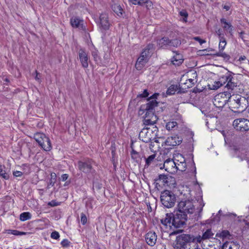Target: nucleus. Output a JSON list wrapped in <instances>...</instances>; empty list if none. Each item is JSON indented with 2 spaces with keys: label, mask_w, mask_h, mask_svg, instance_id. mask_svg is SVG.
I'll return each mask as SVG.
<instances>
[{
  "label": "nucleus",
  "mask_w": 249,
  "mask_h": 249,
  "mask_svg": "<svg viewBox=\"0 0 249 249\" xmlns=\"http://www.w3.org/2000/svg\"><path fill=\"white\" fill-rule=\"evenodd\" d=\"M158 96H159V94L156 93L147 99L148 103L145 105V108H144L146 110V113L145 118L143 120V123L145 125L156 124L158 120V118L154 114L153 110L158 105V102L156 100Z\"/></svg>",
  "instance_id": "obj_1"
},
{
  "label": "nucleus",
  "mask_w": 249,
  "mask_h": 249,
  "mask_svg": "<svg viewBox=\"0 0 249 249\" xmlns=\"http://www.w3.org/2000/svg\"><path fill=\"white\" fill-rule=\"evenodd\" d=\"M234 73L228 71L219 78L218 81H215L213 85V89H217L222 86L228 90L232 91L237 86V78Z\"/></svg>",
  "instance_id": "obj_2"
},
{
  "label": "nucleus",
  "mask_w": 249,
  "mask_h": 249,
  "mask_svg": "<svg viewBox=\"0 0 249 249\" xmlns=\"http://www.w3.org/2000/svg\"><path fill=\"white\" fill-rule=\"evenodd\" d=\"M228 102L230 108L234 112H242L248 106V100L243 96L239 94H232L230 92L228 94Z\"/></svg>",
  "instance_id": "obj_3"
},
{
  "label": "nucleus",
  "mask_w": 249,
  "mask_h": 249,
  "mask_svg": "<svg viewBox=\"0 0 249 249\" xmlns=\"http://www.w3.org/2000/svg\"><path fill=\"white\" fill-rule=\"evenodd\" d=\"M197 245L196 236L189 234H181L176 239L175 248L176 249H187L191 248V245Z\"/></svg>",
  "instance_id": "obj_4"
},
{
  "label": "nucleus",
  "mask_w": 249,
  "mask_h": 249,
  "mask_svg": "<svg viewBox=\"0 0 249 249\" xmlns=\"http://www.w3.org/2000/svg\"><path fill=\"white\" fill-rule=\"evenodd\" d=\"M153 49V44L150 43L142 50L135 64V68L137 70H141L148 62L151 56V51Z\"/></svg>",
  "instance_id": "obj_5"
},
{
  "label": "nucleus",
  "mask_w": 249,
  "mask_h": 249,
  "mask_svg": "<svg viewBox=\"0 0 249 249\" xmlns=\"http://www.w3.org/2000/svg\"><path fill=\"white\" fill-rule=\"evenodd\" d=\"M160 198L162 204L167 208L174 207L177 200L176 195L169 190L162 192Z\"/></svg>",
  "instance_id": "obj_6"
},
{
  "label": "nucleus",
  "mask_w": 249,
  "mask_h": 249,
  "mask_svg": "<svg viewBox=\"0 0 249 249\" xmlns=\"http://www.w3.org/2000/svg\"><path fill=\"white\" fill-rule=\"evenodd\" d=\"M34 138L38 145L45 151H50L52 148L51 141L44 133L37 132L34 134Z\"/></svg>",
  "instance_id": "obj_7"
},
{
  "label": "nucleus",
  "mask_w": 249,
  "mask_h": 249,
  "mask_svg": "<svg viewBox=\"0 0 249 249\" xmlns=\"http://www.w3.org/2000/svg\"><path fill=\"white\" fill-rule=\"evenodd\" d=\"M181 44V41L178 38L170 39L164 36L159 40L158 45L162 49H171L172 47H178Z\"/></svg>",
  "instance_id": "obj_8"
},
{
  "label": "nucleus",
  "mask_w": 249,
  "mask_h": 249,
  "mask_svg": "<svg viewBox=\"0 0 249 249\" xmlns=\"http://www.w3.org/2000/svg\"><path fill=\"white\" fill-rule=\"evenodd\" d=\"M172 226L176 228H179L186 225L188 217L187 214L177 211L174 213H172Z\"/></svg>",
  "instance_id": "obj_9"
},
{
  "label": "nucleus",
  "mask_w": 249,
  "mask_h": 249,
  "mask_svg": "<svg viewBox=\"0 0 249 249\" xmlns=\"http://www.w3.org/2000/svg\"><path fill=\"white\" fill-rule=\"evenodd\" d=\"M94 162L91 160H85L78 162V169L84 173L93 175L95 173V169L92 166Z\"/></svg>",
  "instance_id": "obj_10"
},
{
  "label": "nucleus",
  "mask_w": 249,
  "mask_h": 249,
  "mask_svg": "<svg viewBox=\"0 0 249 249\" xmlns=\"http://www.w3.org/2000/svg\"><path fill=\"white\" fill-rule=\"evenodd\" d=\"M178 211L184 214L193 213L195 211V206L190 200L181 201L178 205Z\"/></svg>",
  "instance_id": "obj_11"
},
{
  "label": "nucleus",
  "mask_w": 249,
  "mask_h": 249,
  "mask_svg": "<svg viewBox=\"0 0 249 249\" xmlns=\"http://www.w3.org/2000/svg\"><path fill=\"white\" fill-rule=\"evenodd\" d=\"M232 125L237 131H247L249 130V120L245 118H238L233 121Z\"/></svg>",
  "instance_id": "obj_12"
},
{
  "label": "nucleus",
  "mask_w": 249,
  "mask_h": 249,
  "mask_svg": "<svg viewBox=\"0 0 249 249\" xmlns=\"http://www.w3.org/2000/svg\"><path fill=\"white\" fill-rule=\"evenodd\" d=\"M228 94H229V91H224L215 96L213 103L215 107L221 108L225 106L228 102Z\"/></svg>",
  "instance_id": "obj_13"
},
{
  "label": "nucleus",
  "mask_w": 249,
  "mask_h": 249,
  "mask_svg": "<svg viewBox=\"0 0 249 249\" xmlns=\"http://www.w3.org/2000/svg\"><path fill=\"white\" fill-rule=\"evenodd\" d=\"M150 127L144 126L139 133V138L142 142L148 143L154 139L149 130Z\"/></svg>",
  "instance_id": "obj_14"
},
{
  "label": "nucleus",
  "mask_w": 249,
  "mask_h": 249,
  "mask_svg": "<svg viewBox=\"0 0 249 249\" xmlns=\"http://www.w3.org/2000/svg\"><path fill=\"white\" fill-rule=\"evenodd\" d=\"M78 54L82 66L84 68H88L89 66V57L85 49L81 48L79 50Z\"/></svg>",
  "instance_id": "obj_15"
},
{
  "label": "nucleus",
  "mask_w": 249,
  "mask_h": 249,
  "mask_svg": "<svg viewBox=\"0 0 249 249\" xmlns=\"http://www.w3.org/2000/svg\"><path fill=\"white\" fill-rule=\"evenodd\" d=\"M158 180L161 181L163 185L172 186L175 183V179L169 175L160 174L159 175Z\"/></svg>",
  "instance_id": "obj_16"
},
{
  "label": "nucleus",
  "mask_w": 249,
  "mask_h": 249,
  "mask_svg": "<svg viewBox=\"0 0 249 249\" xmlns=\"http://www.w3.org/2000/svg\"><path fill=\"white\" fill-rule=\"evenodd\" d=\"M100 28L103 30H107L109 29L110 22L108 20V17L107 14L102 13L100 15Z\"/></svg>",
  "instance_id": "obj_17"
},
{
  "label": "nucleus",
  "mask_w": 249,
  "mask_h": 249,
  "mask_svg": "<svg viewBox=\"0 0 249 249\" xmlns=\"http://www.w3.org/2000/svg\"><path fill=\"white\" fill-rule=\"evenodd\" d=\"M176 162L174 160L168 159L165 160L163 167L168 172H175L176 166Z\"/></svg>",
  "instance_id": "obj_18"
},
{
  "label": "nucleus",
  "mask_w": 249,
  "mask_h": 249,
  "mask_svg": "<svg viewBox=\"0 0 249 249\" xmlns=\"http://www.w3.org/2000/svg\"><path fill=\"white\" fill-rule=\"evenodd\" d=\"M214 233L212 232L211 229H208L204 231L202 236L198 235L196 236V243H200L202 241L209 239L213 238Z\"/></svg>",
  "instance_id": "obj_19"
},
{
  "label": "nucleus",
  "mask_w": 249,
  "mask_h": 249,
  "mask_svg": "<svg viewBox=\"0 0 249 249\" xmlns=\"http://www.w3.org/2000/svg\"><path fill=\"white\" fill-rule=\"evenodd\" d=\"M181 142V138L177 135H175L168 137L165 142V143L167 146H175L179 145Z\"/></svg>",
  "instance_id": "obj_20"
},
{
  "label": "nucleus",
  "mask_w": 249,
  "mask_h": 249,
  "mask_svg": "<svg viewBox=\"0 0 249 249\" xmlns=\"http://www.w3.org/2000/svg\"><path fill=\"white\" fill-rule=\"evenodd\" d=\"M157 235L154 231H149L145 235V241L150 246L155 245L157 241Z\"/></svg>",
  "instance_id": "obj_21"
},
{
  "label": "nucleus",
  "mask_w": 249,
  "mask_h": 249,
  "mask_svg": "<svg viewBox=\"0 0 249 249\" xmlns=\"http://www.w3.org/2000/svg\"><path fill=\"white\" fill-rule=\"evenodd\" d=\"M176 53L171 59L172 63L175 66H179L183 62V58L182 54L178 53V52H173Z\"/></svg>",
  "instance_id": "obj_22"
},
{
  "label": "nucleus",
  "mask_w": 249,
  "mask_h": 249,
  "mask_svg": "<svg viewBox=\"0 0 249 249\" xmlns=\"http://www.w3.org/2000/svg\"><path fill=\"white\" fill-rule=\"evenodd\" d=\"M71 24L73 27L83 29V20L77 17H72L71 19Z\"/></svg>",
  "instance_id": "obj_23"
},
{
  "label": "nucleus",
  "mask_w": 249,
  "mask_h": 249,
  "mask_svg": "<svg viewBox=\"0 0 249 249\" xmlns=\"http://www.w3.org/2000/svg\"><path fill=\"white\" fill-rule=\"evenodd\" d=\"M111 8L117 16L120 18L123 17L124 12L120 5L114 3L112 5Z\"/></svg>",
  "instance_id": "obj_24"
},
{
  "label": "nucleus",
  "mask_w": 249,
  "mask_h": 249,
  "mask_svg": "<svg viewBox=\"0 0 249 249\" xmlns=\"http://www.w3.org/2000/svg\"><path fill=\"white\" fill-rule=\"evenodd\" d=\"M128 1L135 5L142 6L146 4V6L148 8L152 6V2L149 0H128Z\"/></svg>",
  "instance_id": "obj_25"
},
{
  "label": "nucleus",
  "mask_w": 249,
  "mask_h": 249,
  "mask_svg": "<svg viewBox=\"0 0 249 249\" xmlns=\"http://www.w3.org/2000/svg\"><path fill=\"white\" fill-rule=\"evenodd\" d=\"M220 22L222 24H224L223 26V28L229 31V33L232 35V31H233V26L231 24L230 22H228L227 21V20L224 18H222L220 19Z\"/></svg>",
  "instance_id": "obj_26"
},
{
  "label": "nucleus",
  "mask_w": 249,
  "mask_h": 249,
  "mask_svg": "<svg viewBox=\"0 0 249 249\" xmlns=\"http://www.w3.org/2000/svg\"><path fill=\"white\" fill-rule=\"evenodd\" d=\"M160 222L166 226H167L169 224V226L171 227L170 224L172 225L173 223L172 213H166L165 217L161 219Z\"/></svg>",
  "instance_id": "obj_27"
},
{
  "label": "nucleus",
  "mask_w": 249,
  "mask_h": 249,
  "mask_svg": "<svg viewBox=\"0 0 249 249\" xmlns=\"http://www.w3.org/2000/svg\"><path fill=\"white\" fill-rule=\"evenodd\" d=\"M235 155L239 158L241 160H246L247 158L246 151L244 149L239 148H235Z\"/></svg>",
  "instance_id": "obj_28"
},
{
  "label": "nucleus",
  "mask_w": 249,
  "mask_h": 249,
  "mask_svg": "<svg viewBox=\"0 0 249 249\" xmlns=\"http://www.w3.org/2000/svg\"><path fill=\"white\" fill-rule=\"evenodd\" d=\"M223 249H239L240 245L236 242L225 243L223 245Z\"/></svg>",
  "instance_id": "obj_29"
},
{
  "label": "nucleus",
  "mask_w": 249,
  "mask_h": 249,
  "mask_svg": "<svg viewBox=\"0 0 249 249\" xmlns=\"http://www.w3.org/2000/svg\"><path fill=\"white\" fill-rule=\"evenodd\" d=\"M4 165H0V177L5 179H8L9 178V171Z\"/></svg>",
  "instance_id": "obj_30"
},
{
  "label": "nucleus",
  "mask_w": 249,
  "mask_h": 249,
  "mask_svg": "<svg viewBox=\"0 0 249 249\" xmlns=\"http://www.w3.org/2000/svg\"><path fill=\"white\" fill-rule=\"evenodd\" d=\"M143 124L145 126H145L148 127V126H151V127H149L150 128H149V130L150 132V133L152 134L153 137H154V139H155L156 136H157V133L158 132V128L156 125H154L155 124H147V125H145L143 123Z\"/></svg>",
  "instance_id": "obj_31"
},
{
  "label": "nucleus",
  "mask_w": 249,
  "mask_h": 249,
  "mask_svg": "<svg viewBox=\"0 0 249 249\" xmlns=\"http://www.w3.org/2000/svg\"><path fill=\"white\" fill-rule=\"evenodd\" d=\"M175 171L179 170L181 172L185 171L186 169V163L185 162L181 161L179 163L176 162Z\"/></svg>",
  "instance_id": "obj_32"
},
{
  "label": "nucleus",
  "mask_w": 249,
  "mask_h": 249,
  "mask_svg": "<svg viewBox=\"0 0 249 249\" xmlns=\"http://www.w3.org/2000/svg\"><path fill=\"white\" fill-rule=\"evenodd\" d=\"M31 218V214L29 212H24L20 215V220L24 221L30 219Z\"/></svg>",
  "instance_id": "obj_33"
},
{
  "label": "nucleus",
  "mask_w": 249,
  "mask_h": 249,
  "mask_svg": "<svg viewBox=\"0 0 249 249\" xmlns=\"http://www.w3.org/2000/svg\"><path fill=\"white\" fill-rule=\"evenodd\" d=\"M56 176L55 173H53L51 174V179L47 186L48 189L50 188V186H53L54 185L56 182Z\"/></svg>",
  "instance_id": "obj_34"
},
{
  "label": "nucleus",
  "mask_w": 249,
  "mask_h": 249,
  "mask_svg": "<svg viewBox=\"0 0 249 249\" xmlns=\"http://www.w3.org/2000/svg\"><path fill=\"white\" fill-rule=\"evenodd\" d=\"M178 90V86L177 85H171L167 89L166 91V93L168 95H172L174 94L176 91Z\"/></svg>",
  "instance_id": "obj_35"
},
{
  "label": "nucleus",
  "mask_w": 249,
  "mask_h": 249,
  "mask_svg": "<svg viewBox=\"0 0 249 249\" xmlns=\"http://www.w3.org/2000/svg\"><path fill=\"white\" fill-rule=\"evenodd\" d=\"M214 55L217 56L222 57L224 58V60L226 61L229 60L230 58V56L225 53L223 52V51H219L214 54Z\"/></svg>",
  "instance_id": "obj_36"
},
{
  "label": "nucleus",
  "mask_w": 249,
  "mask_h": 249,
  "mask_svg": "<svg viewBox=\"0 0 249 249\" xmlns=\"http://www.w3.org/2000/svg\"><path fill=\"white\" fill-rule=\"evenodd\" d=\"M7 233L17 236L26 234V233L24 232L19 231H18L14 230H8L7 231Z\"/></svg>",
  "instance_id": "obj_37"
},
{
  "label": "nucleus",
  "mask_w": 249,
  "mask_h": 249,
  "mask_svg": "<svg viewBox=\"0 0 249 249\" xmlns=\"http://www.w3.org/2000/svg\"><path fill=\"white\" fill-rule=\"evenodd\" d=\"M177 126V123L176 122H169L166 124V128L168 130L174 129Z\"/></svg>",
  "instance_id": "obj_38"
},
{
  "label": "nucleus",
  "mask_w": 249,
  "mask_h": 249,
  "mask_svg": "<svg viewBox=\"0 0 249 249\" xmlns=\"http://www.w3.org/2000/svg\"><path fill=\"white\" fill-rule=\"evenodd\" d=\"M227 44L226 38H222L219 39V51H223Z\"/></svg>",
  "instance_id": "obj_39"
},
{
  "label": "nucleus",
  "mask_w": 249,
  "mask_h": 249,
  "mask_svg": "<svg viewBox=\"0 0 249 249\" xmlns=\"http://www.w3.org/2000/svg\"><path fill=\"white\" fill-rule=\"evenodd\" d=\"M230 235V232L228 231L224 230L219 233H217L215 235L216 237L225 238Z\"/></svg>",
  "instance_id": "obj_40"
},
{
  "label": "nucleus",
  "mask_w": 249,
  "mask_h": 249,
  "mask_svg": "<svg viewBox=\"0 0 249 249\" xmlns=\"http://www.w3.org/2000/svg\"><path fill=\"white\" fill-rule=\"evenodd\" d=\"M156 155L154 154L149 156L147 158L145 159L146 165L149 166L152 162L154 161L156 158Z\"/></svg>",
  "instance_id": "obj_41"
},
{
  "label": "nucleus",
  "mask_w": 249,
  "mask_h": 249,
  "mask_svg": "<svg viewBox=\"0 0 249 249\" xmlns=\"http://www.w3.org/2000/svg\"><path fill=\"white\" fill-rule=\"evenodd\" d=\"M91 55L93 56L95 61L97 62L98 60L100 59L97 50H94V51H92L91 52Z\"/></svg>",
  "instance_id": "obj_42"
},
{
  "label": "nucleus",
  "mask_w": 249,
  "mask_h": 249,
  "mask_svg": "<svg viewBox=\"0 0 249 249\" xmlns=\"http://www.w3.org/2000/svg\"><path fill=\"white\" fill-rule=\"evenodd\" d=\"M189 82L187 80H186V82L185 83H182L180 82L179 83V86H181V88L183 89H187L191 87H188V86L189 85Z\"/></svg>",
  "instance_id": "obj_43"
},
{
  "label": "nucleus",
  "mask_w": 249,
  "mask_h": 249,
  "mask_svg": "<svg viewBox=\"0 0 249 249\" xmlns=\"http://www.w3.org/2000/svg\"><path fill=\"white\" fill-rule=\"evenodd\" d=\"M216 33L218 36L219 39L225 38L224 37V34L223 33V31L221 29H219L217 30L216 31Z\"/></svg>",
  "instance_id": "obj_44"
},
{
  "label": "nucleus",
  "mask_w": 249,
  "mask_h": 249,
  "mask_svg": "<svg viewBox=\"0 0 249 249\" xmlns=\"http://www.w3.org/2000/svg\"><path fill=\"white\" fill-rule=\"evenodd\" d=\"M51 237L53 239H58L59 238L60 235H59V233L57 231H54L52 232V233L51 234Z\"/></svg>",
  "instance_id": "obj_45"
},
{
  "label": "nucleus",
  "mask_w": 249,
  "mask_h": 249,
  "mask_svg": "<svg viewBox=\"0 0 249 249\" xmlns=\"http://www.w3.org/2000/svg\"><path fill=\"white\" fill-rule=\"evenodd\" d=\"M60 205V202H57L54 200H53L51 201L48 202V205L51 207H55Z\"/></svg>",
  "instance_id": "obj_46"
},
{
  "label": "nucleus",
  "mask_w": 249,
  "mask_h": 249,
  "mask_svg": "<svg viewBox=\"0 0 249 249\" xmlns=\"http://www.w3.org/2000/svg\"><path fill=\"white\" fill-rule=\"evenodd\" d=\"M81 221L83 225H85L87 223V218L84 213L81 214Z\"/></svg>",
  "instance_id": "obj_47"
},
{
  "label": "nucleus",
  "mask_w": 249,
  "mask_h": 249,
  "mask_svg": "<svg viewBox=\"0 0 249 249\" xmlns=\"http://www.w3.org/2000/svg\"><path fill=\"white\" fill-rule=\"evenodd\" d=\"M179 14L181 17H183L184 18V21L186 22L188 16L187 12L185 10H182L179 12Z\"/></svg>",
  "instance_id": "obj_48"
},
{
  "label": "nucleus",
  "mask_w": 249,
  "mask_h": 249,
  "mask_svg": "<svg viewBox=\"0 0 249 249\" xmlns=\"http://www.w3.org/2000/svg\"><path fill=\"white\" fill-rule=\"evenodd\" d=\"M148 95H149V93H148L147 89H144L142 93L138 95V97H140V98L146 97L148 96Z\"/></svg>",
  "instance_id": "obj_49"
},
{
  "label": "nucleus",
  "mask_w": 249,
  "mask_h": 249,
  "mask_svg": "<svg viewBox=\"0 0 249 249\" xmlns=\"http://www.w3.org/2000/svg\"><path fill=\"white\" fill-rule=\"evenodd\" d=\"M187 80L189 82V85L188 86V87H192L197 81V80H195V78H189Z\"/></svg>",
  "instance_id": "obj_50"
},
{
  "label": "nucleus",
  "mask_w": 249,
  "mask_h": 249,
  "mask_svg": "<svg viewBox=\"0 0 249 249\" xmlns=\"http://www.w3.org/2000/svg\"><path fill=\"white\" fill-rule=\"evenodd\" d=\"M194 40L198 41L200 45H202V44L206 42V40L204 39H202L200 38L199 36H196L193 38Z\"/></svg>",
  "instance_id": "obj_51"
},
{
  "label": "nucleus",
  "mask_w": 249,
  "mask_h": 249,
  "mask_svg": "<svg viewBox=\"0 0 249 249\" xmlns=\"http://www.w3.org/2000/svg\"><path fill=\"white\" fill-rule=\"evenodd\" d=\"M177 158L178 159V160H176V159L174 160L176 162H178L179 163L181 161H183V162H185V160L184 158V157H183L181 155L178 156Z\"/></svg>",
  "instance_id": "obj_52"
},
{
  "label": "nucleus",
  "mask_w": 249,
  "mask_h": 249,
  "mask_svg": "<svg viewBox=\"0 0 249 249\" xmlns=\"http://www.w3.org/2000/svg\"><path fill=\"white\" fill-rule=\"evenodd\" d=\"M69 243L70 242L67 239H64L63 241H61V245L63 247H66L68 246Z\"/></svg>",
  "instance_id": "obj_53"
},
{
  "label": "nucleus",
  "mask_w": 249,
  "mask_h": 249,
  "mask_svg": "<svg viewBox=\"0 0 249 249\" xmlns=\"http://www.w3.org/2000/svg\"><path fill=\"white\" fill-rule=\"evenodd\" d=\"M13 174L14 176H15V177H21L22 176L23 173H22V172H21L20 171H16L13 172Z\"/></svg>",
  "instance_id": "obj_54"
},
{
  "label": "nucleus",
  "mask_w": 249,
  "mask_h": 249,
  "mask_svg": "<svg viewBox=\"0 0 249 249\" xmlns=\"http://www.w3.org/2000/svg\"><path fill=\"white\" fill-rule=\"evenodd\" d=\"M187 89H184L181 88V86H179V85L178 86V93H185Z\"/></svg>",
  "instance_id": "obj_55"
},
{
  "label": "nucleus",
  "mask_w": 249,
  "mask_h": 249,
  "mask_svg": "<svg viewBox=\"0 0 249 249\" xmlns=\"http://www.w3.org/2000/svg\"><path fill=\"white\" fill-rule=\"evenodd\" d=\"M69 177V175L67 174H63L61 176V178L63 181L66 180Z\"/></svg>",
  "instance_id": "obj_56"
},
{
  "label": "nucleus",
  "mask_w": 249,
  "mask_h": 249,
  "mask_svg": "<svg viewBox=\"0 0 249 249\" xmlns=\"http://www.w3.org/2000/svg\"><path fill=\"white\" fill-rule=\"evenodd\" d=\"M137 152L134 150H132L131 152V157L133 159H136L137 158L136 156L137 155Z\"/></svg>",
  "instance_id": "obj_57"
},
{
  "label": "nucleus",
  "mask_w": 249,
  "mask_h": 249,
  "mask_svg": "<svg viewBox=\"0 0 249 249\" xmlns=\"http://www.w3.org/2000/svg\"><path fill=\"white\" fill-rule=\"evenodd\" d=\"M197 77V74L196 71L193 72L192 73V76L190 78H192V79L195 78V80H197V79H196Z\"/></svg>",
  "instance_id": "obj_58"
},
{
  "label": "nucleus",
  "mask_w": 249,
  "mask_h": 249,
  "mask_svg": "<svg viewBox=\"0 0 249 249\" xmlns=\"http://www.w3.org/2000/svg\"><path fill=\"white\" fill-rule=\"evenodd\" d=\"M183 231L181 230H176L175 231H173L172 232H171L170 233V235H175V234H178L180 232H181Z\"/></svg>",
  "instance_id": "obj_59"
},
{
  "label": "nucleus",
  "mask_w": 249,
  "mask_h": 249,
  "mask_svg": "<svg viewBox=\"0 0 249 249\" xmlns=\"http://www.w3.org/2000/svg\"><path fill=\"white\" fill-rule=\"evenodd\" d=\"M239 37L243 40H245L244 39V35L245 34V32L242 31L239 33Z\"/></svg>",
  "instance_id": "obj_60"
},
{
  "label": "nucleus",
  "mask_w": 249,
  "mask_h": 249,
  "mask_svg": "<svg viewBox=\"0 0 249 249\" xmlns=\"http://www.w3.org/2000/svg\"><path fill=\"white\" fill-rule=\"evenodd\" d=\"M2 79L6 83H9L10 82V80L9 79L6 77V78H4V77L2 78Z\"/></svg>",
  "instance_id": "obj_61"
},
{
  "label": "nucleus",
  "mask_w": 249,
  "mask_h": 249,
  "mask_svg": "<svg viewBox=\"0 0 249 249\" xmlns=\"http://www.w3.org/2000/svg\"><path fill=\"white\" fill-rule=\"evenodd\" d=\"M223 8L228 11L230 9V6L228 5H224Z\"/></svg>",
  "instance_id": "obj_62"
},
{
  "label": "nucleus",
  "mask_w": 249,
  "mask_h": 249,
  "mask_svg": "<svg viewBox=\"0 0 249 249\" xmlns=\"http://www.w3.org/2000/svg\"><path fill=\"white\" fill-rule=\"evenodd\" d=\"M204 206V203H203L202 204H200V210H199L200 212H201L202 211V209H203V207Z\"/></svg>",
  "instance_id": "obj_63"
},
{
  "label": "nucleus",
  "mask_w": 249,
  "mask_h": 249,
  "mask_svg": "<svg viewBox=\"0 0 249 249\" xmlns=\"http://www.w3.org/2000/svg\"><path fill=\"white\" fill-rule=\"evenodd\" d=\"M36 79L38 80L39 79V77H38V73L36 71Z\"/></svg>",
  "instance_id": "obj_64"
}]
</instances>
